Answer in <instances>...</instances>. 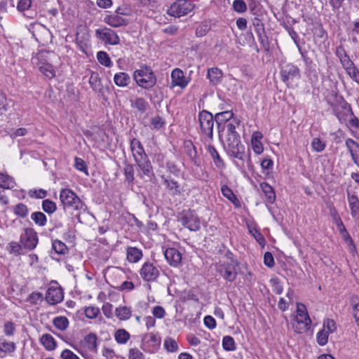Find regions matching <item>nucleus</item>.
Listing matches in <instances>:
<instances>
[{
  "label": "nucleus",
  "instance_id": "nucleus-25",
  "mask_svg": "<svg viewBox=\"0 0 359 359\" xmlns=\"http://www.w3.org/2000/svg\"><path fill=\"white\" fill-rule=\"evenodd\" d=\"M260 188L264 194L266 202L269 204H273L276 198L273 188L266 182L260 183Z\"/></svg>",
  "mask_w": 359,
  "mask_h": 359
},
{
  "label": "nucleus",
  "instance_id": "nucleus-31",
  "mask_svg": "<svg viewBox=\"0 0 359 359\" xmlns=\"http://www.w3.org/2000/svg\"><path fill=\"white\" fill-rule=\"evenodd\" d=\"M221 191L223 196L226 197L229 201H231L236 207H241L240 201L234 194L233 191L227 185H223L221 187Z\"/></svg>",
  "mask_w": 359,
  "mask_h": 359
},
{
  "label": "nucleus",
  "instance_id": "nucleus-4",
  "mask_svg": "<svg viewBox=\"0 0 359 359\" xmlns=\"http://www.w3.org/2000/svg\"><path fill=\"white\" fill-rule=\"evenodd\" d=\"M60 199L65 211L69 210H80L85 205L76 194L69 189H62L60 191Z\"/></svg>",
  "mask_w": 359,
  "mask_h": 359
},
{
  "label": "nucleus",
  "instance_id": "nucleus-40",
  "mask_svg": "<svg viewBox=\"0 0 359 359\" xmlns=\"http://www.w3.org/2000/svg\"><path fill=\"white\" fill-rule=\"evenodd\" d=\"M97 336L94 333H89L85 337L84 341L90 351H97Z\"/></svg>",
  "mask_w": 359,
  "mask_h": 359
},
{
  "label": "nucleus",
  "instance_id": "nucleus-21",
  "mask_svg": "<svg viewBox=\"0 0 359 359\" xmlns=\"http://www.w3.org/2000/svg\"><path fill=\"white\" fill-rule=\"evenodd\" d=\"M347 196H348V201L349 208L351 210V216L353 218L358 219L359 218V198L355 193L351 194L348 190H347Z\"/></svg>",
  "mask_w": 359,
  "mask_h": 359
},
{
  "label": "nucleus",
  "instance_id": "nucleus-11",
  "mask_svg": "<svg viewBox=\"0 0 359 359\" xmlns=\"http://www.w3.org/2000/svg\"><path fill=\"white\" fill-rule=\"evenodd\" d=\"M237 266L238 262L231 259V262H224L220 264L217 268V271L226 280L233 282L237 277Z\"/></svg>",
  "mask_w": 359,
  "mask_h": 359
},
{
  "label": "nucleus",
  "instance_id": "nucleus-53",
  "mask_svg": "<svg viewBox=\"0 0 359 359\" xmlns=\"http://www.w3.org/2000/svg\"><path fill=\"white\" fill-rule=\"evenodd\" d=\"M186 147L188 149L187 153L191 159V161L194 163L195 165L199 166L200 163L197 158V152L195 147L192 144V143H189V144L187 145Z\"/></svg>",
  "mask_w": 359,
  "mask_h": 359
},
{
  "label": "nucleus",
  "instance_id": "nucleus-8",
  "mask_svg": "<svg viewBox=\"0 0 359 359\" xmlns=\"http://www.w3.org/2000/svg\"><path fill=\"white\" fill-rule=\"evenodd\" d=\"M280 74L282 81L287 86L292 85L294 80L299 79L301 78V72L299 68L292 63H285L282 65Z\"/></svg>",
  "mask_w": 359,
  "mask_h": 359
},
{
  "label": "nucleus",
  "instance_id": "nucleus-6",
  "mask_svg": "<svg viewBox=\"0 0 359 359\" xmlns=\"http://www.w3.org/2000/svg\"><path fill=\"white\" fill-rule=\"evenodd\" d=\"M179 221L185 228L192 231H198L201 228L200 219L194 210H184L180 214Z\"/></svg>",
  "mask_w": 359,
  "mask_h": 359
},
{
  "label": "nucleus",
  "instance_id": "nucleus-52",
  "mask_svg": "<svg viewBox=\"0 0 359 359\" xmlns=\"http://www.w3.org/2000/svg\"><path fill=\"white\" fill-rule=\"evenodd\" d=\"M326 147V144L322 140L318 137H315L312 140L311 147L313 151L316 152L323 151Z\"/></svg>",
  "mask_w": 359,
  "mask_h": 359
},
{
  "label": "nucleus",
  "instance_id": "nucleus-37",
  "mask_svg": "<svg viewBox=\"0 0 359 359\" xmlns=\"http://www.w3.org/2000/svg\"><path fill=\"white\" fill-rule=\"evenodd\" d=\"M15 185L13 178L8 175L0 172V187L4 189H11Z\"/></svg>",
  "mask_w": 359,
  "mask_h": 359
},
{
  "label": "nucleus",
  "instance_id": "nucleus-57",
  "mask_svg": "<svg viewBox=\"0 0 359 359\" xmlns=\"http://www.w3.org/2000/svg\"><path fill=\"white\" fill-rule=\"evenodd\" d=\"M345 70L349 76L359 85V70L355 65H352Z\"/></svg>",
  "mask_w": 359,
  "mask_h": 359
},
{
  "label": "nucleus",
  "instance_id": "nucleus-18",
  "mask_svg": "<svg viewBox=\"0 0 359 359\" xmlns=\"http://www.w3.org/2000/svg\"><path fill=\"white\" fill-rule=\"evenodd\" d=\"M167 262L172 267H178L182 263V254L175 248H168L164 252Z\"/></svg>",
  "mask_w": 359,
  "mask_h": 359
},
{
  "label": "nucleus",
  "instance_id": "nucleus-27",
  "mask_svg": "<svg viewBox=\"0 0 359 359\" xmlns=\"http://www.w3.org/2000/svg\"><path fill=\"white\" fill-rule=\"evenodd\" d=\"M104 21L113 27H118L127 25V20L118 15H107Z\"/></svg>",
  "mask_w": 359,
  "mask_h": 359
},
{
  "label": "nucleus",
  "instance_id": "nucleus-14",
  "mask_svg": "<svg viewBox=\"0 0 359 359\" xmlns=\"http://www.w3.org/2000/svg\"><path fill=\"white\" fill-rule=\"evenodd\" d=\"M64 293L57 285L50 286L46 293V301L50 305H55L63 300Z\"/></svg>",
  "mask_w": 359,
  "mask_h": 359
},
{
  "label": "nucleus",
  "instance_id": "nucleus-36",
  "mask_svg": "<svg viewBox=\"0 0 359 359\" xmlns=\"http://www.w3.org/2000/svg\"><path fill=\"white\" fill-rule=\"evenodd\" d=\"M131 107L137 109L141 113H144L149 108V103L143 97H137L135 100H131Z\"/></svg>",
  "mask_w": 359,
  "mask_h": 359
},
{
  "label": "nucleus",
  "instance_id": "nucleus-33",
  "mask_svg": "<svg viewBox=\"0 0 359 359\" xmlns=\"http://www.w3.org/2000/svg\"><path fill=\"white\" fill-rule=\"evenodd\" d=\"M40 341L48 351H53L56 347V341L50 334H43L40 338Z\"/></svg>",
  "mask_w": 359,
  "mask_h": 359
},
{
  "label": "nucleus",
  "instance_id": "nucleus-60",
  "mask_svg": "<svg viewBox=\"0 0 359 359\" xmlns=\"http://www.w3.org/2000/svg\"><path fill=\"white\" fill-rule=\"evenodd\" d=\"M15 332V325L12 321H7L4 325V333L7 337L13 336Z\"/></svg>",
  "mask_w": 359,
  "mask_h": 359
},
{
  "label": "nucleus",
  "instance_id": "nucleus-48",
  "mask_svg": "<svg viewBox=\"0 0 359 359\" xmlns=\"http://www.w3.org/2000/svg\"><path fill=\"white\" fill-rule=\"evenodd\" d=\"M240 121L233 119L231 121L226 124L227 137H231L235 135L236 137H240L239 134L236 131V128L239 126Z\"/></svg>",
  "mask_w": 359,
  "mask_h": 359
},
{
  "label": "nucleus",
  "instance_id": "nucleus-32",
  "mask_svg": "<svg viewBox=\"0 0 359 359\" xmlns=\"http://www.w3.org/2000/svg\"><path fill=\"white\" fill-rule=\"evenodd\" d=\"M114 81L115 84L119 87H126L130 83V77L126 72H118L115 74Z\"/></svg>",
  "mask_w": 359,
  "mask_h": 359
},
{
  "label": "nucleus",
  "instance_id": "nucleus-49",
  "mask_svg": "<svg viewBox=\"0 0 359 359\" xmlns=\"http://www.w3.org/2000/svg\"><path fill=\"white\" fill-rule=\"evenodd\" d=\"M222 346L225 351H231L236 349L234 339L231 336H225L222 339Z\"/></svg>",
  "mask_w": 359,
  "mask_h": 359
},
{
  "label": "nucleus",
  "instance_id": "nucleus-2",
  "mask_svg": "<svg viewBox=\"0 0 359 359\" xmlns=\"http://www.w3.org/2000/svg\"><path fill=\"white\" fill-rule=\"evenodd\" d=\"M333 114L336 116L341 123H347L349 116L353 115L351 105L344 99L341 95H336L334 102L330 103Z\"/></svg>",
  "mask_w": 359,
  "mask_h": 359
},
{
  "label": "nucleus",
  "instance_id": "nucleus-45",
  "mask_svg": "<svg viewBox=\"0 0 359 359\" xmlns=\"http://www.w3.org/2000/svg\"><path fill=\"white\" fill-rule=\"evenodd\" d=\"M42 209L45 212L50 215L56 211L57 205L54 201L50 199H45L42 201Z\"/></svg>",
  "mask_w": 359,
  "mask_h": 359
},
{
  "label": "nucleus",
  "instance_id": "nucleus-15",
  "mask_svg": "<svg viewBox=\"0 0 359 359\" xmlns=\"http://www.w3.org/2000/svg\"><path fill=\"white\" fill-rule=\"evenodd\" d=\"M161 177L167 193L172 196L181 195L182 193V187L177 181L172 179L170 175H162Z\"/></svg>",
  "mask_w": 359,
  "mask_h": 359
},
{
  "label": "nucleus",
  "instance_id": "nucleus-17",
  "mask_svg": "<svg viewBox=\"0 0 359 359\" xmlns=\"http://www.w3.org/2000/svg\"><path fill=\"white\" fill-rule=\"evenodd\" d=\"M295 321L293 327L296 332L304 333L310 330L311 320L308 313L296 315Z\"/></svg>",
  "mask_w": 359,
  "mask_h": 359
},
{
  "label": "nucleus",
  "instance_id": "nucleus-3",
  "mask_svg": "<svg viewBox=\"0 0 359 359\" xmlns=\"http://www.w3.org/2000/svg\"><path fill=\"white\" fill-rule=\"evenodd\" d=\"M224 149L229 156L243 161L245 160V148L241 143L240 137H236L235 135L227 137Z\"/></svg>",
  "mask_w": 359,
  "mask_h": 359
},
{
  "label": "nucleus",
  "instance_id": "nucleus-10",
  "mask_svg": "<svg viewBox=\"0 0 359 359\" xmlns=\"http://www.w3.org/2000/svg\"><path fill=\"white\" fill-rule=\"evenodd\" d=\"M161 345V338L154 333L145 334L142 339L141 348L147 353H155Z\"/></svg>",
  "mask_w": 359,
  "mask_h": 359
},
{
  "label": "nucleus",
  "instance_id": "nucleus-5",
  "mask_svg": "<svg viewBox=\"0 0 359 359\" xmlns=\"http://www.w3.org/2000/svg\"><path fill=\"white\" fill-rule=\"evenodd\" d=\"M198 122L202 135L207 137L208 140H212L213 126L215 122L212 114L205 109L202 110L198 114Z\"/></svg>",
  "mask_w": 359,
  "mask_h": 359
},
{
  "label": "nucleus",
  "instance_id": "nucleus-46",
  "mask_svg": "<svg viewBox=\"0 0 359 359\" xmlns=\"http://www.w3.org/2000/svg\"><path fill=\"white\" fill-rule=\"evenodd\" d=\"M97 59L102 65L107 67H110L112 65V62L109 55L104 51H99L97 53Z\"/></svg>",
  "mask_w": 359,
  "mask_h": 359
},
{
  "label": "nucleus",
  "instance_id": "nucleus-56",
  "mask_svg": "<svg viewBox=\"0 0 359 359\" xmlns=\"http://www.w3.org/2000/svg\"><path fill=\"white\" fill-rule=\"evenodd\" d=\"M89 84L91 88L96 90L100 88V79L99 78L97 73H92L89 79Z\"/></svg>",
  "mask_w": 359,
  "mask_h": 359
},
{
  "label": "nucleus",
  "instance_id": "nucleus-41",
  "mask_svg": "<svg viewBox=\"0 0 359 359\" xmlns=\"http://www.w3.org/2000/svg\"><path fill=\"white\" fill-rule=\"evenodd\" d=\"M52 249L58 255H65L68 252L65 243L57 239L52 241Z\"/></svg>",
  "mask_w": 359,
  "mask_h": 359
},
{
  "label": "nucleus",
  "instance_id": "nucleus-47",
  "mask_svg": "<svg viewBox=\"0 0 359 359\" xmlns=\"http://www.w3.org/2000/svg\"><path fill=\"white\" fill-rule=\"evenodd\" d=\"M164 347L168 352H177L179 348L177 341L172 337L165 338Z\"/></svg>",
  "mask_w": 359,
  "mask_h": 359
},
{
  "label": "nucleus",
  "instance_id": "nucleus-9",
  "mask_svg": "<svg viewBox=\"0 0 359 359\" xmlns=\"http://www.w3.org/2000/svg\"><path fill=\"white\" fill-rule=\"evenodd\" d=\"M141 278L146 282H153L157 280L160 276L158 268L154 263L145 262L140 270Z\"/></svg>",
  "mask_w": 359,
  "mask_h": 359
},
{
  "label": "nucleus",
  "instance_id": "nucleus-24",
  "mask_svg": "<svg viewBox=\"0 0 359 359\" xmlns=\"http://www.w3.org/2000/svg\"><path fill=\"white\" fill-rule=\"evenodd\" d=\"M123 172L125 176V182L128 185L133 186L135 181V169L134 165L125 161L123 163Z\"/></svg>",
  "mask_w": 359,
  "mask_h": 359
},
{
  "label": "nucleus",
  "instance_id": "nucleus-7",
  "mask_svg": "<svg viewBox=\"0 0 359 359\" xmlns=\"http://www.w3.org/2000/svg\"><path fill=\"white\" fill-rule=\"evenodd\" d=\"M194 8V5L188 0H175L169 7L167 13L175 18L187 15Z\"/></svg>",
  "mask_w": 359,
  "mask_h": 359
},
{
  "label": "nucleus",
  "instance_id": "nucleus-39",
  "mask_svg": "<svg viewBox=\"0 0 359 359\" xmlns=\"http://www.w3.org/2000/svg\"><path fill=\"white\" fill-rule=\"evenodd\" d=\"M252 23L255 27L257 34H260V33L265 32L264 25L263 23V18L261 14L255 15V17L252 19Z\"/></svg>",
  "mask_w": 359,
  "mask_h": 359
},
{
  "label": "nucleus",
  "instance_id": "nucleus-62",
  "mask_svg": "<svg viewBox=\"0 0 359 359\" xmlns=\"http://www.w3.org/2000/svg\"><path fill=\"white\" fill-rule=\"evenodd\" d=\"M86 316L89 319L95 318L100 313V309L95 306L86 307L84 310Z\"/></svg>",
  "mask_w": 359,
  "mask_h": 359
},
{
  "label": "nucleus",
  "instance_id": "nucleus-54",
  "mask_svg": "<svg viewBox=\"0 0 359 359\" xmlns=\"http://www.w3.org/2000/svg\"><path fill=\"white\" fill-rule=\"evenodd\" d=\"M329 333L325 331V329H321L316 335L317 343L323 346L327 344Z\"/></svg>",
  "mask_w": 359,
  "mask_h": 359
},
{
  "label": "nucleus",
  "instance_id": "nucleus-35",
  "mask_svg": "<svg viewBox=\"0 0 359 359\" xmlns=\"http://www.w3.org/2000/svg\"><path fill=\"white\" fill-rule=\"evenodd\" d=\"M16 349L15 343L7 341L3 337L0 338V351L5 354L13 353Z\"/></svg>",
  "mask_w": 359,
  "mask_h": 359
},
{
  "label": "nucleus",
  "instance_id": "nucleus-44",
  "mask_svg": "<svg viewBox=\"0 0 359 359\" xmlns=\"http://www.w3.org/2000/svg\"><path fill=\"white\" fill-rule=\"evenodd\" d=\"M31 219L39 226H44L47 223L46 215L40 211L33 212L31 215Z\"/></svg>",
  "mask_w": 359,
  "mask_h": 359
},
{
  "label": "nucleus",
  "instance_id": "nucleus-26",
  "mask_svg": "<svg viewBox=\"0 0 359 359\" xmlns=\"http://www.w3.org/2000/svg\"><path fill=\"white\" fill-rule=\"evenodd\" d=\"M127 259L129 262L137 263L139 262L142 256V251L135 247H128L126 249Z\"/></svg>",
  "mask_w": 359,
  "mask_h": 359
},
{
  "label": "nucleus",
  "instance_id": "nucleus-63",
  "mask_svg": "<svg viewBox=\"0 0 359 359\" xmlns=\"http://www.w3.org/2000/svg\"><path fill=\"white\" fill-rule=\"evenodd\" d=\"M129 359H144L143 353L136 348L129 350Z\"/></svg>",
  "mask_w": 359,
  "mask_h": 359
},
{
  "label": "nucleus",
  "instance_id": "nucleus-64",
  "mask_svg": "<svg viewBox=\"0 0 359 359\" xmlns=\"http://www.w3.org/2000/svg\"><path fill=\"white\" fill-rule=\"evenodd\" d=\"M62 359H80L73 351L69 349H65L60 354Z\"/></svg>",
  "mask_w": 359,
  "mask_h": 359
},
{
  "label": "nucleus",
  "instance_id": "nucleus-58",
  "mask_svg": "<svg viewBox=\"0 0 359 359\" xmlns=\"http://www.w3.org/2000/svg\"><path fill=\"white\" fill-rule=\"evenodd\" d=\"M28 194L31 198L43 199L46 197L48 192L43 189H31L29 191Z\"/></svg>",
  "mask_w": 359,
  "mask_h": 359
},
{
  "label": "nucleus",
  "instance_id": "nucleus-20",
  "mask_svg": "<svg viewBox=\"0 0 359 359\" xmlns=\"http://www.w3.org/2000/svg\"><path fill=\"white\" fill-rule=\"evenodd\" d=\"M345 144L348 148L352 160L354 163L359 167V144L351 138H348Z\"/></svg>",
  "mask_w": 359,
  "mask_h": 359
},
{
  "label": "nucleus",
  "instance_id": "nucleus-12",
  "mask_svg": "<svg viewBox=\"0 0 359 359\" xmlns=\"http://www.w3.org/2000/svg\"><path fill=\"white\" fill-rule=\"evenodd\" d=\"M96 37L105 43L110 45H118L120 43L119 36L115 32V31L104 27L102 29H95Z\"/></svg>",
  "mask_w": 359,
  "mask_h": 359
},
{
  "label": "nucleus",
  "instance_id": "nucleus-55",
  "mask_svg": "<svg viewBox=\"0 0 359 359\" xmlns=\"http://www.w3.org/2000/svg\"><path fill=\"white\" fill-rule=\"evenodd\" d=\"M232 6L233 9L239 13H244L248 9L247 5L243 0H234Z\"/></svg>",
  "mask_w": 359,
  "mask_h": 359
},
{
  "label": "nucleus",
  "instance_id": "nucleus-22",
  "mask_svg": "<svg viewBox=\"0 0 359 359\" xmlns=\"http://www.w3.org/2000/svg\"><path fill=\"white\" fill-rule=\"evenodd\" d=\"M335 54L339 59L341 65L345 69H348L349 67L354 64L350 59L342 45H339L337 47Z\"/></svg>",
  "mask_w": 359,
  "mask_h": 359
},
{
  "label": "nucleus",
  "instance_id": "nucleus-19",
  "mask_svg": "<svg viewBox=\"0 0 359 359\" xmlns=\"http://www.w3.org/2000/svg\"><path fill=\"white\" fill-rule=\"evenodd\" d=\"M172 86H180L184 88L189 83V81L184 76V72L180 68L174 69L171 72Z\"/></svg>",
  "mask_w": 359,
  "mask_h": 359
},
{
  "label": "nucleus",
  "instance_id": "nucleus-13",
  "mask_svg": "<svg viewBox=\"0 0 359 359\" xmlns=\"http://www.w3.org/2000/svg\"><path fill=\"white\" fill-rule=\"evenodd\" d=\"M38 236L36 231L32 228H26L24 233L20 236V243L29 250L34 249L38 243Z\"/></svg>",
  "mask_w": 359,
  "mask_h": 359
},
{
  "label": "nucleus",
  "instance_id": "nucleus-30",
  "mask_svg": "<svg viewBox=\"0 0 359 359\" xmlns=\"http://www.w3.org/2000/svg\"><path fill=\"white\" fill-rule=\"evenodd\" d=\"M223 73L217 67H213L209 69L207 74V77L210 80V83L214 85L218 84L222 81Z\"/></svg>",
  "mask_w": 359,
  "mask_h": 359
},
{
  "label": "nucleus",
  "instance_id": "nucleus-16",
  "mask_svg": "<svg viewBox=\"0 0 359 359\" xmlns=\"http://www.w3.org/2000/svg\"><path fill=\"white\" fill-rule=\"evenodd\" d=\"M134 160L140 170L142 171V173L140 174V177H143V176L151 177L154 175L153 167L147 154L145 156L143 155V156L137 158Z\"/></svg>",
  "mask_w": 359,
  "mask_h": 359
},
{
  "label": "nucleus",
  "instance_id": "nucleus-42",
  "mask_svg": "<svg viewBox=\"0 0 359 359\" xmlns=\"http://www.w3.org/2000/svg\"><path fill=\"white\" fill-rule=\"evenodd\" d=\"M130 334L124 329L118 330L114 334L115 339L118 344H124L130 339Z\"/></svg>",
  "mask_w": 359,
  "mask_h": 359
},
{
  "label": "nucleus",
  "instance_id": "nucleus-50",
  "mask_svg": "<svg viewBox=\"0 0 359 359\" xmlns=\"http://www.w3.org/2000/svg\"><path fill=\"white\" fill-rule=\"evenodd\" d=\"M258 36L259 41L266 53H269L270 51V43L269 41V38L266 34V32L260 33V34H257Z\"/></svg>",
  "mask_w": 359,
  "mask_h": 359
},
{
  "label": "nucleus",
  "instance_id": "nucleus-29",
  "mask_svg": "<svg viewBox=\"0 0 359 359\" xmlns=\"http://www.w3.org/2000/svg\"><path fill=\"white\" fill-rule=\"evenodd\" d=\"M233 113L230 110H226L222 112L217 113L214 116L216 123L227 124L232 121L233 118Z\"/></svg>",
  "mask_w": 359,
  "mask_h": 359
},
{
  "label": "nucleus",
  "instance_id": "nucleus-61",
  "mask_svg": "<svg viewBox=\"0 0 359 359\" xmlns=\"http://www.w3.org/2000/svg\"><path fill=\"white\" fill-rule=\"evenodd\" d=\"M210 29V25L205 22L198 25L196 29V35L197 37L205 36Z\"/></svg>",
  "mask_w": 359,
  "mask_h": 359
},
{
  "label": "nucleus",
  "instance_id": "nucleus-28",
  "mask_svg": "<svg viewBox=\"0 0 359 359\" xmlns=\"http://www.w3.org/2000/svg\"><path fill=\"white\" fill-rule=\"evenodd\" d=\"M207 149L211 156L215 166L219 169H224L225 168V163L215 147L209 144Z\"/></svg>",
  "mask_w": 359,
  "mask_h": 359
},
{
  "label": "nucleus",
  "instance_id": "nucleus-59",
  "mask_svg": "<svg viewBox=\"0 0 359 359\" xmlns=\"http://www.w3.org/2000/svg\"><path fill=\"white\" fill-rule=\"evenodd\" d=\"M325 329L327 333H333L337 330L336 323L332 319H326L323 322V328Z\"/></svg>",
  "mask_w": 359,
  "mask_h": 359
},
{
  "label": "nucleus",
  "instance_id": "nucleus-1",
  "mask_svg": "<svg viewBox=\"0 0 359 359\" xmlns=\"http://www.w3.org/2000/svg\"><path fill=\"white\" fill-rule=\"evenodd\" d=\"M133 79L140 87L147 90L153 88L157 81L151 68L147 65H143L140 69H136L133 73Z\"/></svg>",
  "mask_w": 359,
  "mask_h": 359
},
{
  "label": "nucleus",
  "instance_id": "nucleus-43",
  "mask_svg": "<svg viewBox=\"0 0 359 359\" xmlns=\"http://www.w3.org/2000/svg\"><path fill=\"white\" fill-rule=\"evenodd\" d=\"M13 213L21 218L26 217L29 214V209L27 206L22 203H19L13 207Z\"/></svg>",
  "mask_w": 359,
  "mask_h": 359
},
{
  "label": "nucleus",
  "instance_id": "nucleus-38",
  "mask_svg": "<svg viewBox=\"0 0 359 359\" xmlns=\"http://www.w3.org/2000/svg\"><path fill=\"white\" fill-rule=\"evenodd\" d=\"M69 320L65 316H57L53 318V324L58 330L65 331L69 326Z\"/></svg>",
  "mask_w": 359,
  "mask_h": 359
},
{
  "label": "nucleus",
  "instance_id": "nucleus-51",
  "mask_svg": "<svg viewBox=\"0 0 359 359\" xmlns=\"http://www.w3.org/2000/svg\"><path fill=\"white\" fill-rule=\"evenodd\" d=\"M40 72L46 77L52 79L55 77V72L53 67L50 64H45L39 67Z\"/></svg>",
  "mask_w": 359,
  "mask_h": 359
},
{
  "label": "nucleus",
  "instance_id": "nucleus-34",
  "mask_svg": "<svg viewBox=\"0 0 359 359\" xmlns=\"http://www.w3.org/2000/svg\"><path fill=\"white\" fill-rule=\"evenodd\" d=\"M132 310L130 307L119 306L115 309V316L120 320H126L131 317Z\"/></svg>",
  "mask_w": 359,
  "mask_h": 359
},
{
  "label": "nucleus",
  "instance_id": "nucleus-23",
  "mask_svg": "<svg viewBox=\"0 0 359 359\" xmlns=\"http://www.w3.org/2000/svg\"><path fill=\"white\" fill-rule=\"evenodd\" d=\"M130 147L134 159L147 155L141 142L137 138H133L130 141Z\"/></svg>",
  "mask_w": 359,
  "mask_h": 359
}]
</instances>
